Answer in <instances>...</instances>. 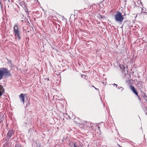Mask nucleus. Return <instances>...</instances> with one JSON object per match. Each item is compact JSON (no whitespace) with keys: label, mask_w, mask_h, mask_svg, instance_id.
<instances>
[{"label":"nucleus","mask_w":147,"mask_h":147,"mask_svg":"<svg viewBox=\"0 0 147 147\" xmlns=\"http://www.w3.org/2000/svg\"><path fill=\"white\" fill-rule=\"evenodd\" d=\"M24 94H21L19 96V98L21 101H22L23 104L24 103L25 97Z\"/></svg>","instance_id":"obj_5"},{"label":"nucleus","mask_w":147,"mask_h":147,"mask_svg":"<svg viewBox=\"0 0 147 147\" xmlns=\"http://www.w3.org/2000/svg\"><path fill=\"white\" fill-rule=\"evenodd\" d=\"M145 108L146 109V110L147 111V107H145Z\"/></svg>","instance_id":"obj_17"},{"label":"nucleus","mask_w":147,"mask_h":147,"mask_svg":"<svg viewBox=\"0 0 147 147\" xmlns=\"http://www.w3.org/2000/svg\"><path fill=\"white\" fill-rule=\"evenodd\" d=\"M115 18L116 21L121 23L124 19V17L122 16L121 13L119 11H118L117 12Z\"/></svg>","instance_id":"obj_2"},{"label":"nucleus","mask_w":147,"mask_h":147,"mask_svg":"<svg viewBox=\"0 0 147 147\" xmlns=\"http://www.w3.org/2000/svg\"><path fill=\"white\" fill-rule=\"evenodd\" d=\"M117 145H118V146H119V147H121V146H120V145H119L118 144H117Z\"/></svg>","instance_id":"obj_18"},{"label":"nucleus","mask_w":147,"mask_h":147,"mask_svg":"<svg viewBox=\"0 0 147 147\" xmlns=\"http://www.w3.org/2000/svg\"><path fill=\"white\" fill-rule=\"evenodd\" d=\"M0 91H1V92H2V93H3L4 92V88L1 85H0Z\"/></svg>","instance_id":"obj_9"},{"label":"nucleus","mask_w":147,"mask_h":147,"mask_svg":"<svg viewBox=\"0 0 147 147\" xmlns=\"http://www.w3.org/2000/svg\"><path fill=\"white\" fill-rule=\"evenodd\" d=\"M138 99L139 100H141V98H140V97L139 96H138Z\"/></svg>","instance_id":"obj_15"},{"label":"nucleus","mask_w":147,"mask_h":147,"mask_svg":"<svg viewBox=\"0 0 147 147\" xmlns=\"http://www.w3.org/2000/svg\"><path fill=\"white\" fill-rule=\"evenodd\" d=\"M20 32H14V34L15 35L16 38H18V40L21 39V36H20Z\"/></svg>","instance_id":"obj_6"},{"label":"nucleus","mask_w":147,"mask_h":147,"mask_svg":"<svg viewBox=\"0 0 147 147\" xmlns=\"http://www.w3.org/2000/svg\"><path fill=\"white\" fill-rule=\"evenodd\" d=\"M118 89H120L121 91H122L123 90V87L121 86H118L117 88Z\"/></svg>","instance_id":"obj_10"},{"label":"nucleus","mask_w":147,"mask_h":147,"mask_svg":"<svg viewBox=\"0 0 147 147\" xmlns=\"http://www.w3.org/2000/svg\"><path fill=\"white\" fill-rule=\"evenodd\" d=\"M11 75L10 71L5 68H0V80L4 76L8 77Z\"/></svg>","instance_id":"obj_1"},{"label":"nucleus","mask_w":147,"mask_h":147,"mask_svg":"<svg viewBox=\"0 0 147 147\" xmlns=\"http://www.w3.org/2000/svg\"><path fill=\"white\" fill-rule=\"evenodd\" d=\"M125 69V67L123 66V68H122V69H123V70H124Z\"/></svg>","instance_id":"obj_13"},{"label":"nucleus","mask_w":147,"mask_h":147,"mask_svg":"<svg viewBox=\"0 0 147 147\" xmlns=\"http://www.w3.org/2000/svg\"><path fill=\"white\" fill-rule=\"evenodd\" d=\"M131 144L132 146H134V147H135V146H134V144Z\"/></svg>","instance_id":"obj_16"},{"label":"nucleus","mask_w":147,"mask_h":147,"mask_svg":"<svg viewBox=\"0 0 147 147\" xmlns=\"http://www.w3.org/2000/svg\"><path fill=\"white\" fill-rule=\"evenodd\" d=\"M74 147H80V146H78V147L76 145H75V144H74Z\"/></svg>","instance_id":"obj_14"},{"label":"nucleus","mask_w":147,"mask_h":147,"mask_svg":"<svg viewBox=\"0 0 147 147\" xmlns=\"http://www.w3.org/2000/svg\"><path fill=\"white\" fill-rule=\"evenodd\" d=\"M19 29L18 27V25L17 24H16L13 27L14 32L19 30Z\"/></svg>","instance_id":"obj_7"},{"label":"nucleus","mask_w":147,"mask_h":147,"mask_svg":"<svg viewBox=\"0 0 147 147\" xmlns=\"http://www.w3.org/2000/svg\"><path fill=\"white\" fill-rule=\"evenodd\" d=\"M20 32V30H18V31H16V32Z\"/></svg>","instance_id":"obj_12"},{"label":"nucleus","mask_w":147,"mask_h":147,"mask_svg":"<svg viewBox=\"0 0 147 147\" xmlns=\"http://www.w3.org/2000/svg\"><path fill=\"white\" fill-rule=\"evenodd\" d=\"M136 86L139 89L142 90V89H144L143 83L141 81L138 82Z\"/></svg>","instance_id":"obj_3"},{"label":"nucleus","mask_w":147,"mask_h":147,"mask_svg":"<svg viewBox=\"0 0 147 147\" xmlns=\"http://www.w3.org/2000/svg\"><path fill=\"white\" fill-rule=\"evenodd\" d=\"M113 85L114 86H116V88H117V86H118V85H117V84H113Z\"/></svg>","instance_id":"obj_11"},{"label":"nucleus","mask_w":147,"mask_h":147,"mask_svg":"<svg viewBox=\"0 0 147 147\" xmlns=\"http://www.w3.org/2000/svg\"><path fill=\"white\" fill-rule=\"evenodd\" d=\"M41 145L40 146H38L37 147H40V146H41Z\"/></svg>","instance_id":"obj_20"},{"label":"nucleus","mask_w":147,"mask_h":147,"mask_svg":"<svg viewBox=\"0 0 147 147\" xmlns=\"http://www.w3.org/2000/svg\"><path fill=\"white\" fill-rule=\"evenodd\" d=\"M121 65H120L119 66V67H121Z\"/></svg>","instance_id":"obj_21"},{"label":"nucleus","mask_w":147,"mask_h":147,"mask_svg":"<svg viewBox=\"0 0 147 147\" xmlns=\"http://www.w3.org/2000/svg\"><path fill=\"white\" fill-rule=\"evenodd\" d=\"M35 1H36V0H34Z\"/></svg>","instance_id":"obj_22"},{"label":"nucleus","mask_w":147,"mask_h":147,"mask_svg":"<svg viewBox=\"0 0 147 147\" xmlns=\"http://www.w3.org/2000/svg\"><path fill=\"white\" fill-rule=\"evenodd\" d=\"M13 134V131H9L7 134V137L9 138L11 137Z\"/></svg>","instance_id":"obj_8"},{"label":"nucleus","mask_w":147,"mask_h":147,"mask_svg":"<svg viewBox=\"0 0 147 147\" xmlns=\"http://www.w3.org/2000/svg\"><path fill=\"white\" fill-rule=\"evenodd\" d=\"M117 145H118V146H119V147H121V146H120V145H119L118 144H117Z\"/></svg>","instance_id":"obj_19"},{"label":"nucleus","mask_w":147,"mask_h":147,"mask_svg":"<svg viewBox=\"0 0 147 147\" xmlns=\"http://www.w3.org/2000/svg\"><path fill=\"white\" fill-rule=\"evenodd\" d=\"M130 88L134 93L137 96H138V93L137 92V90L136 89L135 87L132 86H130Z\"/></svg>","instance_id":"obj_4"}]
</instances>
